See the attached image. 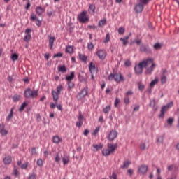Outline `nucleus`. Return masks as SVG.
I'll list each match as a JSON object with an SVG mask.
<instances>
[{
    "label": "nucleus",
    "instance_id": "f257e3e1",
    "mask_svg": "<svg viewBox=\"0 0 179 179\" xmlns=\"http://www.w3.org/2000/svg\"><path fill=\"white\" fill-rule=\"evenodd\" d=\"M153 61V59L148 58L140 62L137 66L134 67V71L136 75L142 74V72H143V68H148L149 64H152Z\"/></svg>",
    "mask_w": 179,
    "mask_h": 179
},
{
    "label": "nucleus",
    "instance_id": "f03ea898",
    "mask_svg": "<svg viewBox=\"0 0 179 179\" xmlns=\"http://www.w3.org/2000/svg\"><path fill=\"white\" fill-rule=\"evenodd\" d=\"M108 80H113V79H114L115 82H121L124 80V77L121 76V73H110L108 76Z\"/></svg>",
    "mask_w": 179,
    "mask_h": 179
},
{
    "label": "nucleus",
    "instance_id": "7ed1b4c3",
    "mask_svg": "<svg viewBox=\"0 0 179 179\" xmlns=\"http://www.w3.org/2000/svg\"><path fill=\"white\" fill-rule=\"evenodd\" d=\"M37 94H38L37 91H31L30 88L24 91V97H26V99H30V97L34 99V97H36Z\"/></svg>",
    "mask_w": 179,
    "mask_h": 179
},
{
    "label": "nucleus",
    "instance_id": "20e7f679",
    "mask_svg": "<svg viewBox=\"0 0 179 179\" xmlns=\"http://www.w3.org/2000/svg\"><path fill=\"white\" fill-rule=\"evenodd\" d=\"M87 13L86 11H83L79 15H78V20L81 22V23H86V22H89V18L86 17V15Z\"/></svg>",
    "mask_w": 179,
    "mask_h": 179
},
{
    "label": "nucleus",
    "instance_id": "39448f33",
    "mask_svg": "<svg viewBox=\"0 0 179 179\" xmlns=\"http://www.w3.org/2000/svg\"><path fill=\"white\" fill-rule=\"evenodd\" d=\"M140 51L141 52H145V54H152V50L148 45H141Z\"/></svg>",
    "mask_w": 179,
    "mask_h": 179
},
{
    "label": "nucleus",
    "instance_id": "423d86ee",
    "mask_svg": "<svg viewBox=\"0 0 179 179\" xmlns=\"http://www.w3.org/2000/svg\"><path fill=\"white\" fill-rule=\"evenodd\" d=\"M87 87L83 89L77 95V99L78 100H82V99H83V97H85V96H87Z\"/></svg>",
    "mask_w": 179,
    "mask_h": 179
},
{
    "label": "nucleus",
    "instance_id": "0eeeda50",
    "mask_svg": "<svg viewBox=\"0 0 179 179\" xmlns=\"http://www.w3.org/2000/svg\"><path fill=\"white\" fill-rule=\"evenodd\" d=\"M96 55L99 59H106L107 57V52L104 50H99L96 52Z\"/></svg>",
    "mask_w": 179,
    "mask_h": 179
},
{
    "label": "nucleus",
    "instance_id": "6e6552de",
    "mask_svg": "<svg viewBox=\"0 0 179 179\" xmlns=\"http://www.w3.org/2000/svg\"><path fill=\"white\" fill-rule=\"evenodd\" d=\"M117 135H118V132H117V131L111 130L109 132L107 138L108 139V141H114V139H115V138H117Z\"/></svg>",
    "mask_w": 179,
    "mask_h": 179
},
{
    "label": "nucleus",
    "instance_id": "1a4fd4ad",
    "mask_svg": "<svg viewBox=\"0 0 179 179\" xmlns=\"http://www.w3.org/2000/svg\"><path fill=\"white\" fill-rule=\"evenodd\" d=\"M30 33H31V29H27L25 30L26 35L24 37V41H25L26 43H29L30 40H31V35L30 34Z\"/></svg>",
    "mask_w": 179,
    "mask_h": 179
},
{
    "label": "nucleus",
    "instance_id": "9d476101",
    "mask_svg": "<svg viewBox=\"0 0 179 179\" xmlns=\"http://www.w3.org/2000/svg\"><path fill=\"white\" fill-rule=\"evenodd\" d=\"M78 79L80 82H87V76L86 73L83 71H80L78 73Z\"/></svg>",
    "mask_w": 179,
    "mask_h": 179
},
{
    "label": "nucleus",
    "instance_id": "9b49d317",
    "mask_svg": "<svg viewBox=\"0 0 179 179\" xmlns=\"http://www.w3.org/2000/svg\"><path fill=\"white\" fill-rule=\"evenodd\" d=\"M168 110H169L168 106H162L161 108L160 114L159 115V118H164V114L167 113Z\"/></svg>",
    "mask_w": 179,
    "mask_h": 179
},
{
    "label": "nucleus",
    "instance_id": "f8f14e48",
    "mask_svg": "<svg viewBox=\"0 0 179 179\" xmlns=\"http://www.w3.org/2000/svg\"><path fill=\"white\" fill-rule=\"evenodd\" d=\"M0 134L1 136H6L8 135V131L5 129V124H0Z\"/></svg>",
    "mask_w": 179,
    "mask_h": 179
},
{
    "label": "nucleus",
    "instance_id": "ddd939ff",
    "mask_svg": "<svg viewBox=\"0 0 179 179\" xmlns=\"http://www.w3.org/2000/svg\"><path fill=\"white\" fill-rule=\"evenodd\" d=\"M148 166L147 165H141L138 167V171L141 173V174H146L148 173Z\"/></svg>",
    "mask_w": 179,
    "mask_h": 179
},
{
    "label": "nucleus",
    "instance_id": "4468645a",
    "mask_svg": "<svg viewBox=\"0 0 179 179\" xmlns=\"http://www.w3.org/2000/svg\"><path fill=\"white\" fill-rule=\"evenodd\" d=\"M52 96L53 101H55V103H58V100L59 99V94H58L55 90H52Z\"/></svg>",
    "mask_w": 179,
    "mask_h": 179
},
{
    "label": "nucleus",
    "instance_id": "2eb2a0df",
    "mask_svg": "<svg viewBox=\"0 0 179 179\" xmlns=\"http://www.w3.org/2000/svg\"><path fill=\"white\" fill-rule=\"evenodd\" d=\"M31 20H32V22H34V20H36V26H38V27L41 26V21H40L39 19L37 18L36 15H34V13L31 14Z\"/></svg>",
    "mask_w": 179,
    "mask_h": 179
},
{
    "label": "nucleus",
    "instance_id": "dca6fc26",
    "mask_svg": "<svg viewBox=\"0 0 179 179\" xmlns=\"http://www.w3.org/2000/svg\"><path fill=\"white\" fill-rule=\"evenodd\" d=\"M143 8H144L143 4L138 3L134 8L136 13H141V12H142V10H143Z\"/></svg>",
    "mask_w": 179,
    "mask_h": 179
},
{
    "label": "nucleus",
    "instance_id": "f3484780",
    "mask_svg": "<svg viewBox=\"0 0 179 179\" xmlns=\"http://www.w3.org/2000/svg\"><path fill=\"white\" fill-rule=\"evenodd\" d=\"M156 67V64L153 63L151 66L146 68L145 73L146 75H152V71H154Z\"/></svg>",
    "mask_w": 179,
    "mask_h": 179
},
{
    "label": "nucleus",
    "instance_id": "a211bd4d",
    "mask_svg": "<svg viewBox=\"0 0 179 179\" xmlns=\"http://www.w3.org/2000/svg\"><path fill=\"white\" fill-rule=\"evenodd\" d=\"M3 163L6 166L9 165L10 163H12V157L11 156H6L3 159Z\"/></svg>",
    "mask_w": 179,
    "mask_h": 179
},
{
    "label": "nucleus",
    "instance_id": "6ab92c4d",
    "mask_svg": "<svg viewBox=\"0 0 179 179\" xmlns=\"http://www.w3.org/2000/svg\"><path fill=\"white\" fill-rule=\"evenodd\" d=\"M131 34H129L127 36L124 38H120V41H122V44L123 45H127L128 44V40H129V37H131Z\"/></svg>",
    "mask_w": 179,
    "mask_h": 179
},
{
    "label": "nucleus",
    "instance_id": "aec40b11",
    "mask_svg": "<svg viewBox=\"0 0 179 179\" xmlns=\"http://www.w3.org/2000/svg\"><path fill=\"white\" fill-rule=\"evenodd\" d=\"M94 10H96V5L92 3L90 4L89 8H88V12L91 15H94Z\"/></svg>",
    "mask_w": 179,
    "mask_h": 179
},
{
    "label": "nucleus",
    "instance_id": "412c9836",
    "mask_svg": "<svg viewBox=\"0 0 179 179\" xmlns=\"http://www.w3.org/2000/svg\"><path fill=\"white\" fill-rule=\"evenodd\" d=\"M54 41H55V37L49 36V48L52 50V47L54 45Z\"/></svg>",
    "mask_w": 179,
    "mask_h": 179
},
{
    "label": "nucleus",
    "instance_id": "4be33fe9",
    "mask_svg": "<svg viewBox=\"0 0 179 179\" xmlns=\"http://www.w3.org/2000/svg\"><path fill=\"white\" fill-rule=\"evenodd\" d=\"M13 110H15V108H12L10 109V113L8 114V115L6 117L7 122H9V121H10V120H12L13 118Z\"/></svg>",
    "mask_w": 179,
    "mask_h": 179
},
{
    "label": "nucleus",
    "instance_id": "5701e85b",
    "mask_svg": "<svg viewBox=\"0 0 179 179\" xmlns=\"http://www.w3.org/2000/svg\"><path fill=\"white\" fill-rule=\"evenodd\" d=\"M89 69L91 73H93L94 72H97V70H96V66L93 64V62H90L89 65Z\"/></svg>",
    "mask_w": 179,
    "mask_h": 179
},
{
    "label": "nucleus",
    "instance_id": "b1692460",
    "mask_svg": "<svg viewBox=\"0 0 179 179\" xmlns=\"http://www.w3.org/2000/svg\"><path fill=\"white\" fill-rule=\"evenodd\" d=\"M75 78V72L72 71L71 73H70V76H66V80L67 82H71L72 81L73 79Z\"/></svg>",
    "mask_w": 179,
    "mask_h": 179
},
{
    "label": "nucleus",
    "instance_id": "393cba45",
    "mask_svg": "<svg viewBox=\"0 0 179 179\" xmlns=\"http://www.w3.org/2000/svg\"><path fill=\"white\" fill-rule=\"evenodd\" d=\"M131 166V161L126 160L123 162V164L121 165V169H128Z\"/></svg>",
    "mask_w": 179,
    "mask_h": 179
},
{
    "label": "nucleus",
    "instance_id": "a878e982",
    "mask_svg": "<svg viewBox=\"0 0 179 179\" xmlns=\"http://www.w3.org/2000/svg\"><path fill=\"white\" fill-rule=\"evenodd\" d=\"M117 144L113 145L111 143L108 144V150L110 151V153H113L114 150L117 148Z\"/></svg>",
    "mask_w": 179,
    "mask_h": 179
},
{
    "label": "nucleus",
    "instance_id": "bb28decb",
    "mask_svg": "<svg viewBox=\"0 0 179 179\" xmlns=\"http://www.w3.org/2000/svg\"><path fill=\"white\" fill-rule=\"evenodd\" d=\"M52 142L53 143L58 144L59 142H62V139L58 136H55L52 137Z\"/></svg>",
    "mask_w": 179,
    "mask_h": 179
},
{
    "label": "nucleus",
    "instance_id": "cd10ccee",
    "mask_svg": "<svg viewBox=\"0 0 179 179\" xmlns=\"http://www.w3.org/2000/svg\"><path fill=\"white\" fill-rule=\"evenodd\" d=\"M58 72L65 73V72H66V67L65 66V65L58 66Z\"/></svg>",
    "mask_w": 179,
    "mask_h": 179
},
{
    "label": "nucleus",
    "instance_id": "c85d7f7f",
    "mask_svg": "<svg viewBox=\"0 0 179 179\" xmlns=\"http://www.w3.org/2000/svg\"><path fill=\"white\" fill-rule=\"evenodd\" d=\"M36 12L38 14V16H41V15H43V8L41 6L36 7Z\"/></svg>",
    "mask_w": 179,
    "mask_h": 179
},
{
    "label": "nucleus",
    "instance_id": "c756f323",
    "mask_svg": "<svg viewBox=\"0 0 179 179\" xmlns=\"http://www.w3.org/2000/svg\"><path fill=\"white\" fill-rule=\"evenodd\" d=\"M157 82H159V79H157V78H155V80L151 81V83L150 84V87H151V89L155 87V85H157Z\"/></svg>",
    "mask_w": 179,
    "mask_h": 179
},
{
    "label": "nucleus",
    "instance_id": "7c9ffc66",
    "mask_svg": "<svg viewBox=\"0 0 179 179\" xmlns=\"http://www.w3.org/2000/svg\"><path fill=\"white\" fill-rule=\"evenodd\" d=\"M92 146L95 150H100V149H103V145L101 144H93Z\"/></svg>",
    "mask_w": 179,
    "mask_h": 179
},
{
    "label": "nucleus",
    "instance_id": "2f4dec72",
    "mask_svg": "<svg viewBox=\"0 0 179 179\" xmlns=\"http://www.w3.org/2000/svg\"><path fill=\"white\" fill-rule=\"evenodd\" d=\"M134 43L136 44V45H141V44H142V40H141V39H135L130 44H131V45H132V44H134Z\"/></svg>",
    "mask_w": 179,
    "mask_h": 179
},
{
    "label": "nucleus",
    "instance_id": "473e14b6",
    "mask_svg": "<svg viewBox=\"0 0 179 179\" xmlns=\"http://www.w3.org/2000/svg\"><path fill=\"white\" fill-rule=\"evenodd\" d=\"M66 52H68L69 54H72V52H73V47L72 46H66Z\"/></svg>",
    "mask_w": 179,
    "mask_h": 179
},
{
    "label": "nucleus",
    "instance_id": "72a5a7b5",
    "mask_svg": "<svg viewBox=\"0 0 179 179\" xmlns=\"http://www.w3.org/2000/svg\"><path fill=\"white\" fill-rule=\"evenodd\" d=\"M102 155L103 156H108V155H111V152L110 150H108V149H104L102 150Z\"/></svg>",
    "mask_w": 179,
    "mask_h": 179
},
{
    "label": "nucleus",
    "instance_id": "f704fd0d",
    "mask_svg": "<svg viewBox=\"0 0 179 179\" xmlns=\"http://www.w3.org/2000/svg\"><path fill=\"white\" fill-rule=\"evenodd\" d=\"M164 139V135L159 136L157 138V143H163V141Z\"/></svg>",
    "mask_w": 179,
    "mask_h": 179
},
{
    "label": "nucleus",
    "instance_id": "c9c22d12",
    "mask_svg": "<svg viewBox=\"0 0 179 179\" xmlns=\"http://www.w3.org/2000/svg\"><path fill=\"white\" fill-rule=\"evenodd\" d=\"M111 110V106H107L106 108L103 109V111L105 114H108L110 113V110Z\"/></svg>",
    "mask_w": 179,
    "mask_h": 179
},
{
    "label": "nucleus",
    "instance_id": "e433bc0d",
    "mask_svg": "<svg viewBox=\"0 0 179 179\" xmlns=\"http://www.w3.org/2000/svg\"><path fill=\"white\" fill-rule=\"evenodd\" d=\"M27 106V103L24 102L20 107V108L18 109L20 113H22V111H23V110H24V108H26V106Z\"/></svg>",
    "mask_w": 179,
    "mask_h": 179
},
{
    "label": "nucleus",
    "instance_id": "4c0bfd02",
    "mask_svg": "<svg viewBox=\"0 0 179 179\" xmlns=\"http://www.w3.org/2000/svg\"><path fill=\"white\" fill-rule=\"evenodd\" d=\"M79 57L80 59L83 61V62H86V61H87V57L85 55L80 54Z\"/></svg>",
    "mask_w": 179,
    "mask_h": 179
},
{
    "label": "nucleus",
    "instance_id": "58836bf2",
    "mask_svg": "<svg viewBox=\"0 0 179 179\" xmlns=\"http://www.w3.org/2000/svg\"><path fill=\"white\" fill-rule=\"evenodd\" d=\"M154 49L156 50H162V44L157 43L154 45Z\"/></svg>",
    "mask_w": 179,
    "mask_h": 179
},
{
    "label": "nucleus",
    "instance_id": "ea45409f",
    "mask_svg": "<svg viewBox=\"0 0 179 179\" xmlns=\"http://www.w3.org/2000/svg\"><path fill=\"white\" fill-rule=\"evenodd\" d=\"M20 100V95H14L13 96V101L15 103Z\"/></svg>",
    "mask_w": 179,
    "mask_h": 179
},
{
    "label": "nucleus",
    "instance_id": "a19ab883",
    "mask_svg": "<svg viewBox=\"0 0 179 179\" xmlns=\"http://www.w3.org/2000/svg\"><path fill=\"white\" fill-rule=\"evenodd\" d=\"M17 58H19V56L16 53L12 54V55H11L12 61H16V60H17Z\"/></svg>",
    "mask_w": 179,
    "mask_h": 179
},
{
    "label": "nucleus",
    "instance_id": "79ce46f5",
    "mask_svg": "<svg viewBox=\"0 0 179 179\" xmlns=\"http://www.w3.org/2000/svg\"><path fill=\"white\" fill-rule=\"evenodd\" d=\"M173 122H174V118H173V117L168 118L167 124L169 125H170V127H171V125H173Z\"/></svg>",
    "mask_w": 179,
    "mask_h": 179
},
{
    "label": "nucleus",
    "instance_id": "37998d69",
    "mask_svg": "<svg viewBox=\"0 0 179 179\" xmlns=\"http://www.w3.org/2000/svg\"><path fill=\"white\" fill-rule=\"evenodd\" d=\"M63 164H68L69 163V158L68 157H64L62 158Z\"/></svg>",
    "mask_w": 179,
    "mask_h": 179
},
{
    "label": "nucleus",
    "instance_id": "c03bdc74",
    "mask_svg": "<svg viewBox=\"0 0 179 179\" xmlns=\"http://www.w3.org/2000/svg\"><path fill=\"white\" fill-rule=\"evenodd\" d=\"M87 48L90 51H92L93 48H94V45H93V43L90 42V43L87 44Z\"/></svg>",
    "mask_w": 179,
    "mask_h": 179
},
{
    "label": "nucleus",
    "instance_id": "a18cd8bd",
    "mask_svg": "<svg viewBox=\"0 0 179 179\" xmlns=\"http://www.w3.org/2000/svg\"><path fill=\"white\" fill-rule=\"evenodd\" d=\"M13 174L15 177H17V176H19V171H17V168H16V166L14 167Z\"/></svg>",
    "mask_w": 179,
    "mask_h": 179
},
{
    "label": "nucleus",
    "instance_id": "49530a36",
    "mask_svg": "<svg viewBox=\"0 0 179 179\" xmlns=\"http://www.w3.org/2000/svg\"><path fill=\"white\" fill-rule=\"evenodd\" d=\"M61 160V157L59 156V154H57L56 157H55V162H56V163H59Z\"/></svg>",
    "mask_w": 179,
    "mask_h": 179
},
{
    "label": "nucleus",
    "instance_id": "de8ad7c7",
    "mask_svg": "<svg viewBox=\"0 0 179 179\" xmlns=\"http://www.w3.org/2000/svg\"><path fill=\"white\" fill-rule=\"evenodd\" d=\"M69 89H72L73 86H75V84L72 81H67Z\"/></svg>",
    "mask_w": 179,
    "mask_h": 179
},
{
    "label": "nucleus",
    "instance_id": "09e8293b",
    "mask_svg": "<svg viewBox=\"0 0 179 179\" xmlns=\"http://www.w3.org/2000/svg\"><path fill=\"white\" fill-rule=\"evenodd\" d=\"M118 33L119 34H124L125 33V29L124 27H120L118 29Z\"/></svg>",
    "mask_w": 179,
    "mask_h": 179
},
{
    "label": "nucleus",
    "instance_id": "8fccbe9b",
    "mask_svg": "<svg viewBox=\"0 0 179 179\" xmlns=\"http://www.w3.org/2000/svg\"><path fill=\"white\" fill-rule=\"evenodd\" d=\"M155 106H156V101L153 99L152 101H150V106L152 107V108H155Z\"/></svg>",
    "mask_w": 179,
    "mask_h": 179
},
{
    "label": "nucleus",
    "instance_id": "3c124183",
    "mask_svg": "<svg viewBox=\"0 0 179 179\" xmlns=\"http://www.w3.org/2000/svg\"><path fill=\"white\" fill-rule=\"evenodd\" d=\"M106 20H101L99 22V26H100V27L104 26L106 24Z\"/></svg>",
    "mask_w": 179,
    "mask_h": 179
},
{
    "label": "nucleus",
    "instance_id": "603ef678",
    "mask_svg": "<svg viewBox=\"0 0 179 179\" xmlns=\"http://www.w3.org/2000/svg\"><path fill=\"white\" fill-rule=\"evenodd\" d=\"M62 89L63 88H62V85H59V86L57 87V92H56V93L60 94L61 92H62Z\"/></svg>",
    "mask_w": 179,
    "mask_h": 179
},
{
    "label": "nucleus",
    "instance_id": "864d4df0",
    "mask_svg": "<svg viewBox=\"0 0 179 179\" xmlns=\"http://www.w3.org/2000/svg\"><path fill=\"white\" fill-rule=\"evenodd\" d=\"M161 82L164 85L167 82V77L166 76H164L161 78Z\"/></svg>",
    "mask_w": 179,
    "mask_h": 179
},
{
    "label": "nucleus",
    "instance_id": "5fc2aeb1",
    "mask_svg": "<svg viewBox=\"0 0 179 179\" xmlns=\"http://www.w3.org/2000/svg\"><path fill=\"white\" fill-rule=\"evenodd\" d=\"M99 131H100V127H96V129L93 131L92 135H97V134H99Z\"/></svg>",
    "mask_w": 179,
    "mask_h": 179
},
{
    "label": "nucleus",
    "instance_id": "6e6d98bb",
    "mask_svg": "<svg viewBox=\"0 0 179 179\" xmlns=\"http://www.w3.org/2000/svg\"><path fill=\"white\" fill-rule=\"evenodd\" d=\"M83 118H84L83 115H82V113H80L78 117V120L83 122Z\"/></svg>",
    "mask_w": 179,
    "mask_h": 179
},
{
    "label": "nucleus",
    "instance_id": "4d7b16f0",
    "mask_svg": "<svg viewBox=\"0 0 179 179\" xmlns=\"http://www.w3.org/2000/svg\"><path fill=\"white\" fill-rule=\"evenodd\" d=\"M110 41V34H106L104 43H108Z\"/></svg>",
    "mask_w": 179,
    "mask_h": 179
},
{
    "label": "nucleus",
    "instance_id": "13d9d810",
    "mask_svg": "<svg viewBox=\"0 0 179 179\" xmlns=\"http://www.w3.org/2000/svg\"><path fill=\"white\" fill-rule=\"evenodd\" d=\"M36 164H38V166H39L40 167H41V166H43V160L41 159H38L36 161Z\"/></svg>",
    "mask_w": 179,
    "mask_h": 179
},
{
    "label": "nucleus",
    "instance_id": "bf43d9fd",
    "mask_svg": "<svg viewBox=\"0 0 179 179\" xmlns=\"http://www.w3.org/2000/svg\"><path fill=\"white\" fill-rule=\"evenodd\" d=\"M140 149L141 150H145V149H146V144L142 143L141 145H140Z\"/></svg>",
    "mask_w": 179,
    "mask_h": 179
},
{
    "label": "nucleus",
    "instance_id": "052dcab7",
    "mask_svg": "<svg viewBox=\"0 0 179 179\" xmlns=\"http://www.w3.org/2000/svg\"><path fill=\"white\" fill-rule=\"evenodd\" d=\"M83 124V122H80V121H78L76 123V125L78 128H80V127H82V125Z\"/></svg>",
    "mask_w": 179,
    "mask_h": 179
},
{
    "label": "nucleus",
    "instance_id": "680f3d73",
    "mask_svg": "<svg viewBox=\"0 0 179 179\" xmlns=\"http://www.w3.org/2000/svg\"><path fill=\"white\" fill-rule=\"evenodd\" d=\"M140 1V3H141L142 5H148V2H149V0H139Z\"/></svg>",
    "mask_w": 179,
    "mask_h": 179
},
{
    "label": "nucleus",
    "instance_id": "e2e57ef3",
    "mask_svg": "<svg viewBox=\"0 0 179 179\" xmlns=\"http://www.w3.org/2000/svg\"><path fill=\"white\" fill-rule=\"evenodd\" d=\"M63 54L62 53H57V54H55L53 57L54 58H59L61 57H62Z\"/></svg>",
    "mask_w": 179,
    "mask_h": 179
},
{
    "label": "nucleus",
    "instance_id": "0e129e2a",
    "mask_svg": "<svg viewBox=\"0 0 179 179\" xmlns=\"http://www.w3.org/2000/svg\"><path fill=\"white\" fill-rule=\"evenodd\" d=\"M31 155H37V151L36 150V148H31Z\"/></svg>",
    "mask_w": 179,
    "mask_h": 179
},
{
    "label": "nucleus",
    "instance_id": "69168bd1",
    "mask_svg": "<svg viewBox=\"0 0 179 179\" xmlns=\"http://www.w3.org/2000/svg\"><path fill=\"white\" fill-rule=\"evenodd\" d=\"M119 103H120V99L116 98L114 103L115 107H117Z\"/></svg>",
    "mask_w": 179,
    "mask_h": 179
},
{
    "label": "nucleus",
    "instance_id": "338daca9",
    "mask_svg": "<svg viewBox=\"0 0 179 179\" xmlns=\"http://www.w3.org/2000/svg\"><path fill=\"white\" fill-rule=\"evenodd\" d=\"M29 166V164L28 163H26V164H22L21 165V169H27V166Z\"/></svg>",
    "mask_w": 179,
    "mask_h": 179
},
{
    "label": "nucleus",
    "instance_id": "774afa93",
    "mask_svg": "<svg viewBox=\"0 0 179 179\" xmlns=\"http://www.w3.org/2000/svg\"><path fill=\"white\" fill-rule=\"evenodd\" d=\"M124 65L126 66H131V60L129 59V60L126 61L124 63Z\"/></svg>",
    "mask_w": 179,
    "mask_h": 179
}]
</instances>
